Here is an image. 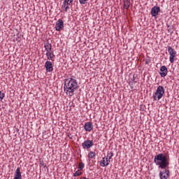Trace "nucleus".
I'll return each instance as SVG.
<instances>
[{"label":"nucleus","instance_id":"nucleus-13","mask_svg":"<svg viewBox=\"0 0 179 179\" xmlns=\"http://www.w3.org/2000/svg\"><path fill=\"white\" fill-rule=\"evenodd\" d=\"M84 129L87 131V132H90L93 129V124L91 122H87L85 124Z\"/></svg>","mask_w":179,"mask_h":179},{"label":"nucleus","instance_id":"nucleus-14","mask_svg":"<svg viewBox=\"0 0 179 179\" xmlns=\"http://www.w3.org/2000/svg\"><path fill=\"white\" fill-rule=\"evenodd\" d=\"M13 179H22V173L20 172V168H17Z\"/></svg>","mask_w":179,"mask_h":179},{"label":"nucleus","instance_id":"nucleus-2","mask_svg":"<svg viewBox=\"0 0 179 179\" xmlns=\"http://www.w3.org/2000/svg\"><path fill=\"white\" fill-rule=\"evenodd\" d=\"M154 163H155L156 166H158L159 169L164 170L169 164V157L164 155L163 153H159L155 157Z\"/></svg>","mask_w":179,"mask_h":179},{"label":"nucleus","instance_id":"nucleus-4","mask_svg":"<svg viewBox=\"0 0 179 179\" xmlns=\"http://www.w3.org/2000/svg\"><path fill=\"white\" fill-rule=\"evenodd\" d=\"M113 156V152H110L107 155L106 157H103L102 159L100 162V166L101 167H106L110 164V160H111L112 157Z\"/></svg>","mask_w":179,"mask_h":179},{"label":"nucleus","instance_id":"nucleus-15","mask_svg":"<svg viewBox=\"0 0 179 179\" xmlns=\"http://www.w3.org/2000/svg\"><path fill=\"white\" fill-rule=\"evenodd\" d=\"M46 57L48 59L52 61L55 55H54V52H52V50H50L49 52H46Z\"/></svg>","mask_w":179,"mask_h":179},{"label":"nucleus","instance_id":"nucleus-7","mask_svg":"<svg viewBox=\"0 0 179 179\" xmlns=\"http://www.w3.org/2000/svg\"><path fill=\"white\" fill-rule=\"evenodd\" d=\"M55 29L57 31H61V30L64 29V21H62V20L59 19L56 22Z\"/></svg>","mask_w":179,"mask_h":179},{"label":"nucleus","instance_id":"nucleus-12","mask_svg":"<svg viewBox=\"0 0 179 179\" xmlns=\"http://www.w3.org/2000/svg\"><path fill=\"white\" fill-rule=\"evenodd\" d=\"M170 172L167 170H164L162 172L159 173V177L161 179H168L169 178V173Z\"/></svg>","mask_w":179,"mask_h":179},{"label":"nucleus","instance_id":"nucleus-8","mask_svg":"<svg viewBox=\"0 0 179 179\" xmlns=\"http://www.w3.org/2000/svg\"><path fill=\"white\" fill-rule=\"evenodd\" d=\"M83 149H90L93 146V141L87 140L83 143Z\"/></svg>","mask_w":179,"mask_h":179},{"label":"nucleus","instance_id":"nucleus-22","mask_svg":"<svg viewBox=\"0 0 179 179\" xmlns=\"http://www.w3.org/2000/svg\"><path fill=\"white\" fill-rule=\"evenodd\" d=\"M87 1H89V0H80V3H81L82 5H85Z\"/></svg>","mask_w":179,"mask_h":179},{"label":"nucleus","instance_id":"nucleus-10","mask_svg":"<svg viewBox=\"0 0 179 179\" xmlns=\"http://www.w3.org/2000/svg\"><path fill=\"white\" fill-rule=\"evenodd\" d=\"M45 67L46 68V71L48 72H52V71H54V68L52 67V62L50 61H47L45 62Z\"/></svg>","mask_w":179,"mask_h":179},{"label":"nucleus","instance_id":"nucleus-16","mask_svg":"<svg viewBox=\"0 0 179 179\" xmlns=\"http://www.w3.org/2000/svg\"><path fill=\"white\" fill-rule=\"evenodd\" d=\"M129 6H131V0H124V9H129Z\"/></svg>","mask_w":179,"mask_h":179},{"label":"nucleus","instance_id":"nucleus-6","mask_svg":"<svg viewBox=\"0 0 179 179\" xmlns=\"http://www.w3.org/2000/svg\"><path fill=\"white\" fill-rule=\"evenodd\" d=\"M72 2H73V0H64L62 4L63 10L68 12V9H69V6H71Z\"/></svg>","mask_w":179,"mask_h":179},{"label":"nucleus","instance_id":"nucleus-24","mask_svg":"<svg viewBox=\"0 0 179 179\" xmlns=\"http://www.w3.org/2000/svg\"><path fill=\"white\" fill-rule=\"evenodd\" d=\"M176 1H178V0H176Z\"/></svg>","mask_w":179,"mask_h":179},{"label":"nucleus","instance_id":"nucleus-11","mask_svg":"<svg viewBox=\"0 0 179 179\" xmlns=\"http://www.w3.org/2000/svg\"><path fill=\"white\" fill-rule=\"evenodd\" d=\"M160 12V7L154 6L151 10V15L152 16H157L159 13Z\"/></svg>","mask_w":179,"mask_h":179},{"label":"nucleus","instance_id":"nucleus-3","mask_svg":"<svg viewBox=\"0 0 179 179\" xmlns=\"http://www.w3.org/2000/svg\"><path fill=\"white\" fill-rule=\"evenodd\" d=\"M164 92L165 90L163 86H158L156 92L152 94L154 101H159L160 99H162L163 96H164Z\"/></svg>","mask_w":179,"mask_h":179},{"label":"nucleus","instance_id":"nucleus-17","mask_svg":"<svg viewBox=\"0 0 179 179\" xmlns=\"http://www.w3.org/2000/svg\"><path fill=\"white\" fill-rule=\"evenodd\" d=\"M51 47H52L51 44H50V43H46V44L44 45V48H45L46 52H48L49 51H52V50Z\"/></svg>","mask_w":179,"mask_h":179},{"label":"nucleus","instance_id":"nucleus-19","mask_svg":"<svg viewBox=\"0 0 179 179\" xmlns=\"http://www.w3.org/2000/svg\"><path fill=\"white\" fill-rule=\"evenodd\" d=\"M78 169L80 170H83V169H85V164H83V162H80L78 164Z\"/></svg>","mask_w":179,"mask_h":179},{"label":"nucleus","instance_id":"nucleus-23","mask_svg":"<svg viewBox=\"0 0 179 179\" xmlns=\"http://www.w3.org/2000/svg\"><path fill=\"white\" fill-rule=\"evenodd\" d=\"M82 179H89V178H86V177H84V178H83Z\"/></svg>","mask_w":179,"mask_h":179},{"label":"nucleus","instance_id":"nucleus-5","mask_svg":"<svg viewBox=\"0 0 179 179\" xmlns=\"http://www.w3.org/2000/svg\"><path fill=\"white\" fill-rule=\"evenodd\" d=\"M168 52L169 54V60L171 64H173L174 62V58H176V55L177 54V52L171 47H168Z\"/></svg>","mask_w":179,"mask_h":179},{"label":"nucleus","instance_id":"nucleus-18","mask_svg":"<svg viewBox=\"0 0 179 179\" xmlns=\"http://www.w3.org/2000/svg\"><path fill=\"white\" fill-rule=\"evenodd\" d=\"M94 157H96V152L90 151L88 154L89 160H92V159H94Z\"/></svg>","mask_w":179,"mask_h":179},{"label":"nucleus","instance_id":"nucleus-9","mask_svg":"<svg viewBox=\"0 0 179 179\" xmlns=\"http://www.w3.org/2000/svg\"><path fill=\"white\" fill-rule=\"evenodd\" d=\"M167 67L166 66H162L160 68V76L161 78H166L167 76Z\"/></svg>","mask_w":179,"mask_h":179},{"label":"nucleus","instance_id":"nucleus-21","mask_svg":"<svg viewBox=\"0 0 179 179\" xmlns=\"http://www.w3.org/2000/svg\"><path fill=\"white\" fill-rule=\"evenodd\" d=\"M5 97V94L2 92V91H0V100H3Z\"/></svg>","mask_w":179,"mask_h":179},{"label":"nucleus","instance_id":"nucleus-1","mask_svg":"<svg viewBox=\"0 0 179 179\" xmlns=\"http://www.w3.org/2000/svg\"><path fill=\"white\" fill-rule=\"evenodd\" d=\"M78 89V81L73 78H68L64 81V90L68 96H73Z\"/></svg>","mask_w":179,"mask_h":179},{"label":"nucleus","instance_id":"nucleus-20","mask_svg":"<svg viewBox=\"0 0 179 179\" xmlns=\"http://www.w3.org/2000/svg\"><path fill=\"white\" fill-rule=\"evenodd\" d=\"M82 174V172H80L79 170L76 171V173H73L74 177H79Z\"/></svg>","mask_w":179,"mask_h":179}]
</instances>
